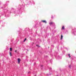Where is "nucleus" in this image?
<instances>
[{
    "label": "nucleus",
    "instance_id": "nucleus-1",
    "mask_svg": "<svg viewBox=\"0 0 76 76\" xmlns=\"http://www.w3.org/2000/svg\"><path fill=\"white\" fill-rule=\"evenodd\" d=\"M18 64H20V62L21 60L20 59V58H18Z\"/></svg>",
    "mask_w": 76,
    "mask_h": 76
},
{
    "label": "nucleus",
    "instance_id": "nucleus-11",
    "mask_svg": "<svg viewBox=\"0 0 76 76\" xmlns=\"http://www.w3.org/2000/svg\"><path fill=\"white\" fill-rule=\"evenodd\" d=\"M36 46H37V47H39V45H36Z\"/></svg>",
    "mask_w": 76,
    "mask_h": 76
},
{
    "label": "nucleus",
    "instance_id": "nucleus-4",
    "mask_svg": "<svg viewBox=\"0 0 76 76\" xmlns=\"http://www.w3.org/2000/svg\"><path fill=\"white\" fill-rule=\"evenodd\" d=\"M63 35H61V39H63Z\"/></svg>",
    "mask_w": 76,
    "mask_h": 76
},
{
    "label": "nucleus",
    "instance_id": "nucleus-12",
    "mask_svg": "<svg viewBox=\"0 0 76 76\" xmlns=\"http://www.w3.org/2000/svg\"><path fill=\"white\" fill-rule=\"evenodd\" d=\"M41 66H42V65Z\"/></svg>",
    "mask_w": 76,
    "mask_h": 76
},
{
    "label": "nucleus",
    "instance_id": "nucleus-7",
    "mask_svg": "<svg viewBox=\"0 0 76 76\" xmlns=\"http://www.w3.org/2000/svg\"><path fill=\"white\" fill-rule=\"evenodd\" d=\"M10 55L11 56H12V53H11V52H10Z\"/></svg>",
    "mask_w": 76,
    "mask_h": 76
},
{
    "label": "nucleus",
    "instance_id": "nucleus-5",
    "mask_svg": "<svg viewBox=\"0 0 76 76\" xmlns=\"http://www.w3.org/2000/svg\"><path fill=\"white\" fill-rule=\"evenodd\" d=\"M10 50L11 51H12V48H10Z\"/></svg>",
    "mask_w": 76,
    "mask_h": 76
},
{
    "label": "nucleus",
    "instance_id": "nucleus-9",
    "mask_svg": "<svg viewBox=\"0 0 76 76\" xmlns=\"http://www.w3.org/2000/svg\"><path fill=\"white\" fill-rule=\"evenodd\" d=\"M68 56H69V58H70V57H71V56H70V54H69Z\"/></svg>",
    "mask_w": 76,
    "mask_h": 76
},
{
    "label": "nucleus",
    "instance_id": "nucleus-10",
    "mask_svg": "<svg viewBox=\"0 0 76 76\" xmlns=\"http://www.w3.org/2000/svg\"><path fill=\"white\" fill-rule=\"evenodd\" d=\"M15 53H17V50H15Z\"/></svg>",
    "mask_w": 76,
    "mask_h": 76
},
{
    "label": "nucleus",
    "instance_id": "nucleus-2",
    "mask_svg": "<svg viewBox=\"0 0 76 76\" xmlns=\"http://www.w3.org/2000/svg\"><path fill=\"white\" fill-rule=\"evenodd\" d=\"M42 22L43 23H47L46 20H42Z\"/></svg>",
    "mask_w": 76,
    "mask_h": 76
},
{
    "label": "nucleus",
    "instance_id": "nucleus-3",
    "mask_svg": "<svg viewBox=\"0 0 76 76\" xmlns=\"http://www.w3.org/2000/svg\"><path fill=\"white\" fill-rule=\"evenodd\" d=\"M53 23H54L53 22H50L49 23V24L50 25H53Z\"/></svg>",
    "mask_w": 76,
    "mask_h": 76
},
{
    "label": "nucleus",
    "instance_id": "nucleus-6",
    "mask_svg": "<svg viewBox=\"0 0 76 76\" xmlns=\"http://www.w3.org/2000/svg\"><path fill=\"white\" fill-rule=\"evenodd\" d=\"M62 29H64V27L63 26L62 28Z\"/></svg>",
    "mask_w": 76,
    "mask_h": 76
},
{
    "label": "nucleus",
    "instance_id": "nucleus-8",
    "mask_svg": "<svg viewBox=\"0 0 76 76\" xmlns=\"http://www.w3.org/2000/svg\"><path fill=\"white\" fill-rule=\"evenodd\" d=\"M26 40V38H25L24 40V42H25V41Z\"/></svg>",
    "mask_w": 76,
    "mask_h": 76
}]
</instances>
